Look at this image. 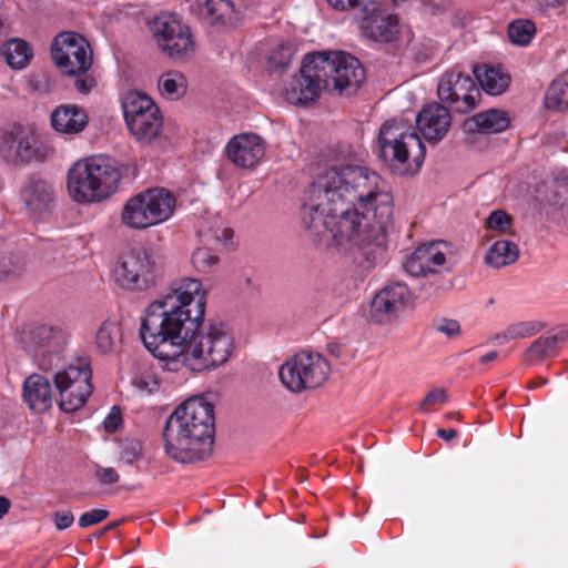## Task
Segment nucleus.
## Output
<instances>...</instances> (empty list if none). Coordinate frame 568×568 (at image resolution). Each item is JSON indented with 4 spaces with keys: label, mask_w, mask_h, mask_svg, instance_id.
<instances>
[{
    "label": "nucleus",
    "mask_w": 568,
    "mask_h": 568,
    "mask_svg": "<svg viewBox=\"0 0 568 568\" xmlns=\"http://www.w3.org/2000/svg\"><path fill=\"white\" fill-rule=\"evenodd\" d=\"M1 138L4 142V152L17 162L28 163L37 156V151L32 146L29 138L16 140L11 132L3 131Z\"/></svg>",
    "instance_id": "7c9ffc66"
},
{
    "label": "nucleus",
    "mask_w": 568,
    "mask_h": 568,
    "mask_svg": "<svg viewBox=\"0 0 568 568\" xmlns=\"http://www.w3.org/2000/svg\"><path fill=\"white\" fill-rule=\"evenodd\" d=\"M361 28L365 37L390 42L398 34V17L377 0H365L361 10Z\"/></svg>",
    "instance_id": "f3484780"
},
{
    "label": "nucleus",
    "mask_w": 568,
    "mask_h": 568,
    "mask_svg": "<svg viewBox=\"0 0 568 568\" xmlns=\"http://www.w3.org/2000/svg\"><path fill=\"white\" fill-rule=\"evenodd\" d=\"M358 0H327L328 4L336 9L344 11L348 8H354L357 4Z\"/></svg>",
    "instance_id": "603ef678"
},
{
    "label": "nucleus",
    "mask_w": 568,
    "mask_h": 568,
    "mask_svg": "<svg viewBox=\"0 0 568 568\" xmlns=\"http://www.w3.org/2000/svg\"><path fill=\"white\" fill-rule=\"evenodd\" d=\"M437 94L442 102L458 113L473 111L481 95L473 78L458 68L442 74L437 84Z\"/></svg>",
    "instance_id": "ddd939ff"
},
{
    "label": "nucleus",
    "mask_w": 568,
    "mask_h": 568,
    "mask_svg": "<svg viewBox=\"0 0 568 568\" xmlns=\"http://www.w3.org/2000/svg\"><path fill=\"white\" fill-rule=\"evenodd\" d=\"M132 384L140 393L148 395L154 394L160 389V378L151 368L138 372L132 379Z\"/></svg>",
    "instance_id": "ea45409f"
},
{
    "label": "nucleus",
    "mask_w": 568,
    "mask_h": 568,
    "mask_svg": "<svg viewBox=\"0 0 568 568\" xmlns=\"http://www.w3.org/2000/svg\"><path fill=\"white\" fill-rule=\"evenodd\" d=\"M163 272V265L155 252L135 246L119 255L113 267V278L120 288L140 293L155 287Z\"/></svg>",
    "instance_id": "423d86ee"
},
{
    "label": "nucleus",
    "mask_w": 568,
    "mask_h": 568,
    "mask_svg": "<svg viewBox=\"0 0 568 568\" xmlns=\"http://www.w3.org/2000/svg\"><path fill=\"white\" fill-rule=\"evenodd\" d=\"M122 341L121 326L116 321L105 320L95 334V346L101 353H111Z\"/></svg>",
    "instance_id": "72a5a7b5"
},
{
    "label": "nucleus",
    "mask_w": 568,
    "mask_h": 568,
    "mask_svg": "<svg viewBox=\"0 0 568 568\" xmlns=\"http://www.w3.org/2000/svg\"><path fill=\"white\" fill-rule=\"evenodd\" d=\"M199 235L203 239V243L205 244L215 242L216 244L229 246L233 237V231L219 220L214 226H211L207 230H200Z\"/></svg>",
    "instance_id": "58836bf2"
},
{
    "label": "nucleus",
    "mask_w": 568,
    "mask_h": 568,
    "mask_svg": "<svg viewBox=\"0 0 568 568\" xmlns=\"http://www.w3.org/2000/svg\"><path fill=\"white\" fill-rule=\"evenodd\" d=\"M143 456V446L141 440L135 438H125L120 443V462L126 465H134Z\"/></svg>",
    "instance_id": "79ce46f5"
},
{
    "label": "nucleus",
    "mask_w": 568,
    "mask_h": 568,
    "mask_svg": "<svg viewBox=\"0 0 568 568\" xmlns=\"http://www.w3.org/2000/svg\"><path fill=\"white\" fill-rule=\"evenodd\" d=\"M545 106L552 111L568 110V69L548 87L545 93Z\"/></svg>",
    "instance_id": "c85d7f7f"
},
{
    "label": "nucleus",
    "mask_w": 568,
    "mask_h": 568,
    "mask_svg": "<svg viewBox=\"0 0 568 568\" xmlns=\"http://www.w3.org/2000/svg\"><path fill=\"white\" fill-rule=\"evenodd\" d=\"M98 480L103 485H112L119 480V474L112 467H99L95 470Z\"/></svg>",
    "instance_id": "de8ad7c7"
},
{
    "label": "nucleus",
    "mask_w": 568,
    "mask_h": 568,
    "mask_svg": "<svg viewBox=\"0 0 568 568\" xmlns=\"http://www.w3.org/2000/svg\"><path fill=\"white\" fill-rule=\"evenodd\" d=\"M433 327L436 332L448 338H455L460 334V324L453 318L440 317L434 321Z\"/></svg>",
    "instance_id": "c03bdc74"
},
{
    "label": "nucleus",
    "mask_w": 568,
    "mask_h": 568,
    "mask_svg": "<svg viewBox=\"0 0 568 568\" xmlns=\"http://www.w3.org/2000/svg\"><path fill=\"white\" fill-rule=\"evenodd\" d=\"M229 160L242 169L255 168L265 155L263 140L255 133H243L232 138L226 144Z\"/></svg>",
    "instance_id": "6ab92c4d"
},
{
    "label": "nucleus",
    "mask_w": 568,
    "mask_h": 568,
    "mask_svg": "<svg viewBox=\"0 0 568 568\" xmlns=\"http://www.w3.org/2000/svg\"><path fill=\"white\" fill-rule=\"evenodd\" d=\"M51 54L57 67L70 75L85 73L92 65L91 47L79 33L62 32L57 36Z\"/></svg>",
    "instance_id": "4468645a"
},
{
    "label": "nucleus",
    "mask_w": 568,
    "mask_h": 568,
    "mask_svg": "<svg viewBox=\"0 0 568 568\" xmlns=\"http://www.w3.org/2000/svg\"><path fill=\"white\" fill-rule=\"evenodd\" d=\"M409 300L408 287L399 282L388 284L377 292L371 303V317L379 324L390 323L404 311Z\"/></svg>",
    "instance_id": "a211bd4d"
},
{
    "label": "nucleus",
    "mask_w": 568,
    "mask_h": 568,
    "mask_svg": "<svg viewBox=\"0 0 568 568\" xmlns=\"http://www.w3.org/2000/svg\"><path fill=\"white\" fill-rule=\"evenodd\" d=\"M10 501L8 498L0 496V519L8 513Z\"/></svg>",
    "instance_id": "4d7b16f0"
},
{
    "label": "nucleus",
    "mask_w": 568,
    "mask_h": 568,
    "mask_svg": "<svg viewBox=\"0 0 568 568\" xmlns=\"http://www.w3.org/2000/svg\"><path fill=\"white\" fill-rule=\"evenodd\" d=\"M535 32L536 27L534 22L527 19L515 20L508 27L510 42L521 47L530 43Z\"/></svg>",
    "instance_id": "e433bc0d"
},
{
    "label": "nucleus",
    "mask_w": 568,
    "mask_h": 568,
    "mask_svg": "<svg viewBox=\"0 0 568 568\" xmlns=\"http://www.w3.org/2000/svg\"><path fill=\"white\" fill-rule=\"evenodd\" d=\"M1 54L12 69H23L32 58V50L26 41L11 39L2 45Z\"/></svg>",
    "instance_id": "2f4dec72"
},
{
    "label": "nucleus",
    "mask_w": 568,
    "mask_h": 568,
    "mask_svg": "<svg viewBox=\"0 0 568 568\" xmlns=\"http://www.w3.org/2000/svg\"><path fill=\"white\" fill-rule=\"evenodd\" d=\"M437 435H438V437L448 442L457 436V432L453 428H447V429L439 428L437 430Z\"/></svg>",
    "instance_id": "5fc2aeb1"
},
{
    "label": "nucleus",
    "mask_w": 568,
    "mask_h": 568,
    "mask_svg": "<svg viewBox=\"0 0 568 568\" xmlns=\"http://www.w3.org/2000/svg\"><path fill=\"white\" fill-rule=\"evenodd\" d=\"M122 108L125 122H131L148 113H156L160 111L154 101L145 93L140 91H129L122 101Z\"/></svg>",
    "instance_id": "cd10ccee"
},
{
    "label": "nucleus",
    "mask_w": 568,
    "mask_h": 568,
    "mask_svg": "<svg viewBox=\"0 0 568 568\" xmlns=\"http://www.w3.org/2000/svg\"><path fill=\"white\" fill-rule=\"evenodd\" d=\"M51 123L53 129L60 133L75 134L85 128L88 116L77 105H60L52 112Z\"/></svg>",
    "instance_id": "a878e982"
},
{
    "label": "nucleus",
    "mask_w": 568,
    "mask_h": 568,
    "mask_svg": "<svg viewBox=\"0 0 568 568\" xmlns=\"http://www.w3.org/2000/svg\"><path fill=\"white\" fill-rule=\"evenodd\" d=\"M329 374V364L320 353L300 352L285 361L278 371L282 384L294 393L322 385Z\"/></svg>",
    "instance_id": "9d476101"
},
{
    "label": "nucleus",
    "mask_w": 568,
    "mask_h": 568,
    "mask_svg": "<svg viewBox=\"0 0 568 568\" xmlns=\"http://www.w3.org/2000/svg\"><path fill=\"white\" fill-rule=\"evenodd\" d=\"M323 79L313 53L306 54L300 73L284 84L282 94L291 104L306 105L318 99L321 91L325 89Z\"/></svg>",
    "instance_id": "2eb2a0df"
},
{
    "label": "nucleus",
    "mask_w": 568,
    "mask_h": 568,
    "mask_svg": "<svg viewBox=\"0 0 568 568\" xmlns=\"http://www.w3.org/2000/svg\"><path fill=\"white\" fill-rule=\"evenodd\" d=\"M416 123L423 136L427 141L436 143L448 133L452 116L446 106L433 102L417 113Z\"/></svg>",
    "instance_id": "aec40b11"
},
{
    "label": "nucleus",
    "mask_w": 568,
    "mask_h": 568,
    "mask_svg": "<svg viewBox=\"0 0 568 568\" xmlns=\"http://www.w3.org/2000/svg\"><path fill=\"white\" fill-rule=\"evenodd\" d=\"M486 225L493 231L505 233L510 229L511 219L505 211L496 210L489 214Z\"/></svg>",
    "instance_id": "37998d69"
},
{
    "label": "nucleus",
    "mask_w": 568,
    "mask_h": 568,
    "mask_svg": "<svg viewBox=\"0 0 568 568\" xmlns=\"http://www.w3.org/2000/svg\"><path fill=\"white\" fill-rule=\"evenodd\" d=\"M109 516V511L105 509H92L82 514L79 518V526L87 528L95 524L101 523Z\"/></svg>",
    "instance_id": "49530a36"
},
{
    "label": "nucleus",
    "mask_w": 568,
    "mask_h": 568,
    "mask_svg": "<svg viewBox=\"0 0 568 568\" xmlns=\"http://www.w3.org/2000/svg\"><path fill=\"white\" fill-rule=\"evenodd\" d=\"M91 377L92 372L85 359H77L54 375L62 410L71 413L85 404L92 393Z\"/></svg>",
    "instance_id": "f8f14e48"
},
{
    "label": "nucleus",
    "mask_w": 568,
    "mask_h": 568,
    "mask_svg": "<svg viewBox=\"0 0 568 568\" xmlns=\"http://www.w3.org/2000/svg\"><path fill=\"white\" fill-rule=\"evenodd\" d=\"M379 156L399 175L417 173L425 159V146L408 121L393 119L379 129Z\"/></svg>",
    "instance_id": "39448f33"
},
{
    "label": "nucleus",
    "mask_w": 568,
    "mask_h": 568,
    "mask_svg": "<svg viewBox=\"0 0 568 568\" xmlns=\"http://www.w3.org/2000/svg\"><path fill=\"white\" fill-rule=\"evenodd\" d=\"M556 181L564 186L568 187V169H564L556 175Z\"/></svg>",
    "instance_id": "6e6d98bb"
},
{
    "label": "nucleus",
    "mask_w": 568,
    "mask_h": 568,
    "mask_svg": "<svg viewBox=\"0 0 568 568\" xmlns=\"http://www.w3.org/2000/svg\"><path fill=\"white\" fill-rule=\"evenodd\" d=\"M121 423H122V416H121L120 409L116 407H112L109 415L104 418V422H103L104 428L108 432L113 433L121 426Z\"/></svg>",
    "instance_id": "8fccbe9b"
},
{
    "label": "nucleus",
    "mask_w": 568,
    "mask_h": 568,
    "mask_svg": "<svg viewBox=\"0 0 568 568\" xmlns=\"http://www.w3.org/2000/svg\"><path fill=\"white\" fill-rule=\"evenodd\" d=\"M473 122L479 132L490 134L505 131L510 121L505 111L490 109L474 115Z\"/></svg>",
    "instance_id": "473e14b6"
},
{
    "label": "nucleus",
    "mask_w": 568,
    "mask_h": 568,
    "mask_svg": "<svg viewBox=\"0 0 568 568\" xmlns=\"http://www.w3.org/2000/svg\"><path fill=\"white\" fill-rule=\"evenodd\" d=\"M176 199L163 187L145 190L128 200L122 210V222L135 230H144L166 222L174 213Z\"/></svg>",
    "instance_id": "0eeeda50"
},
{
    "label": "nucleus",
    "mask_w": 568,
    "mask_h": 568,
    "mask_svg": "<svg viewBox=\"0 0 568 568\" xmlns=\"http://www.w3.org/2000/svg\"><path fill=\"white\" fill-rule=\"evenodd\" d=\"M542 329L539 322L527 321L508 325L504 331L495 334L494 342L498 345L506 344L514 339L526 338L532 336Z\"/></svg>",
    "instance_id": "f704fd0d"
},
{
    "label": "nucleus",
    "mask_w": 568,
    "mask_h": 568,
    "mask_svg": "<svg viewBox=\"0 0 568 568\" xmlns=\"http://www.w3.org/2000/svg\"><path fill=\"white\" fill-rule=\"evenodd\" d=\"M214 433V405L203 396L190 397L168 417L162 432L163 447L176 462L202 460L212 453Z\"/></svg>",
    "instance_id": "7ed1b4c3"
},
{
    "label": "nucleus",
    "mask_w": 568,
    "mask_h": 568,
    "mask_svg": "<svg viewBox=\"0 0 568 568\" xmlns=\"http://www.w3.org/2000/svg\"><path fill=\"white\" fill-rule=\"evenodd\" d=\"M207 292L194 277L171 282L168 291L146 307L140 336L161 361L180 362L195 373L224 365L234 349V334L222 321L205 322Z\"/></svg>",
    "instance_id": "f03ea898"
},
{
    "label": "nucleus",
    "mask_w": 568,
    "mask_h": 568,
    "mask_svg": "<svg viewBox=\"0 0 568 568\" xmlns=\"http://www.w3.org/2000/svg\"><path fill=\"white\" fill-rule=\"evenodd\" d=\"M53 521L58 530H63L73 524L74 516L70 510L55 511L53 515Z\"/></svg>",
    "instance_id": "09e8293b"
},
{
    "label": "nucleus",
    "mask_w": 568,
    "mask_h": 568,
    "mask_svg": "<svg viewBox=\"0 0 568 568\" xmlns=\"http://www.w3.org/2000/svg\"><path fill=\"white\" fill-rule=\"evenodd\" d=\"M379 3H383V8L385 9H388L389 10V7L390 4H394V6H399L402 4L403 2H405L406 0H377Z\"/></svg>",
    "instance_id": "bf43d9fd"
},
{
    "label": "nucleus",
    "mask_w": 568,
    "mask_h": 568,
    "mask_svg": "<svg viewBox=\"0 0 568 568\" xmlns=\"http://www.w3.org/2000/svg\"><path fill=\"white\" fill-rule=\"evenodd\" d=\"M536 2L541 10H548L562 6L566 0H536Z\"/></svg>",
    "instance_id": "864d4df0"
},
{
    "label": "nucleus",
    "mask_w": 568,
    "mask_h": 568,
    "mask_svg": "<svg viewBox=\"0 0 568 568\" xmlns=\"http://www.w3.org/2000/svg\"><path fill=\"white\" fill-rule=\"evenodd\" d=\"M450 245L444 241L424 243L416 247L404 262L405 271L414 277H426L448 270Z\"/></svg>",
    "instance_id": "dca6fc26"
},
{
    "label": "nucleus",
    "mask_w": 568,
    "mask_h": 568,
    "mask_svg": "<svg viewBox=\"0 0 568 568\" xmlns=\"http://www.w3.org/2000/svg\"><path fill=\"white\" fill-rule=\"evenodd\" d=\"M203 20L216 28L233 27L239 18L232 0H195Z\"/></svg>",
    "instance_id": "4be33fe9"
},
{
    "label": "nucleus",
    "mask_w": 568,
    "mask_h": 568,
    "mask_svg": "<svg viewBox=\"0 0 568 568\" xmlns=\"http://www.w3.org/2000/svg\"><path fill=\"white\" fill-rule=\"evenodd\" d=\"M294 53L295 50L291 43L286 42L278 44L272 50L268 57L270 69L276 71L277 69L287 67L291 63Z\"/></svg>",
    "instance_id": "a19ab883"
},
{
    "label": "nucleus",
    "mask_w": 568,
    "mask_h": 568,
    "mask_svg": "<svg viewBox=\"0 0 568 568\" xmlns=\"http://www.w3.org/2000/svg\"><path fill=\"white\" fill-rule=\"evenodd\" d=\"M498 357V353L496 351H491L485 355H483L480 358H479V362L481 364H487L489 362H493L495 361L496 358Z\"/></svg>",
    "instance_id": "13d9d810"
},
{
    "label": "nucleus",
    "mask_w": 568,
    "mask_h": 568,
    "mask_svg": "<svg viewBox=\"0 0 568 568\" xmlns=\"http://www.w3.org/2000/svg\"><path fill=\"white\" fill-rule=\"evenodd\" d=\"M152 33L159 49L174 61H184L195 52L190 28L176 14L162 13L156 17Z\"/></svg>",
    "instance_id": "9b49d317"
},
{
    "label": "nucleus",
    "mask_w": 568,
    "mask_h": 568,
    "mask_svg": "<svg viewBox=\"0 0 568 568\" xmlns=\"http://www.w3.org/2000/svg\"><path fill=\"white\" fill-rule=\"evenodd\" d=\"M220 257L216 252L207 246L197 247L192 254V265L200 273H211L219 265Z\"/></svg>",
    "instance_id": "4c0bfd02"
},
{
    "label": "nucleus",
    "mask_w": 568,
    "mask_h": 568,
    "mask_svg": "<svg viewBox=\"0 0 568 568\" xmlns=\"http://www.w3.org/2000/svg\"><path fill=\"white\" fill-rule=\"evenodd\" d=\"M447 400L446 392L442 388L430 390L420 404L423 412L434 410L437 406L445 404Z\"/></svg>",
    "instance_id": "a18cd8bd"
},
{
    "label": "nucleus",
    "mask_w": 568,
    "mask_h": 568,
    "mask_svg": "<svg viewBox=\"0 0 568 568\" xmlns=\"http://www.w3.org/2000/svg\"><path fill=\"white\" fill-rule=\"evenodd\" d=\"M23 399L36 413H44L52 405V388L48 378L32 374L23 383Z\"/></svg>",
    "instance_id": "5701e85b"
},
{
    "label": "nucleus",
    "mask_w": 568,
    "mask_h": 568,
    "mask_svg": "<svg viewBox=\"0 0 568 568\" xmlns=\"http://www.w3.org/2000/svg\"><path fill=\"white\" fill-rule=\"evenodd\" d=\"M313 55L325 89L351 94L363 83L365 71L355 57L343 51L314 52Z\"/></svg>",
    "instance_id": "1a4fd4ad"
},
{
    "label": "nucleus",
    "mask_w": 568,
    "mask_h": 568,
    "mask_svg": "<svg viewBox=\"0 0 568 568\" xmlns=\"http://www.w3.org/2000/svg\"><path fill=\"white\" fill-rule=\"evenodd\" d=\"M568 339V327L562 326L548 332L534 341L525 352V361L531 365L555 357Z\"/></svg>",
    "instance_id": "412c9836"
},
{
    "label": "nucleus",
    "mask_w": 568,
    "mask_h": 568,
    "mask_svg": "<svg viewBox=\"0 0 568 568\" xmlns=\"http://www.w3.org/2000/svg\"><path fill=\"white\" fill-rule=\"evenodd\" d=\"M126 125L136 141L150 144L161 134L163 121L160 111L156 113L146 112V116L138 118L128 122Z\"/></svg>",
    "instance_id": "bb28decb"
},
{
    "label": "nucleus",
    "mask_w": 568,
    "mask_h": 568,
    "mask_svg": "<svg viewBox=\"0 0 568 568\" xmlns=\"http://www.w3.org/2000/svg\"><path fill=\"white\" fill-rule=\"evenodd\" d=\"M121 176L114 159L101 154L87 156L70 166L67 175L68 193L79 204H98L115 193Z\"/></svg>",
    "instance_id": "20e7f679"
},
{
    "label": "nucleus",
    "mask_w": 568,
    "mask_h": 568,
    "mask_svg": "<svg viewBox=\"0 0 568 568\" xmlns=\"http://www.w3.org/2000/svg\"><path fill=\"white\" fill-rule=\"evenodd\" d=\"M518 257V246L514 242L501 240L488 248L485 261L489 266L498 268L515 263Z\"/></svg>",
    "instance_id": "c756f323"
},
{
    "label": "nucleus",
    "mask_w": 568,
    "mask_h": 568,
    "mask_svg": "<svg viewBox=\"0 0 568 568\" xmlns=\"http://www.w3.org/2000/svg\"><path fill=\"white\" fill-rule=\"evenodd\" d=\"M53 196V189L43 180L29 179L20 190V199L26 207L36 214L48 210Z\"/></svg>",
    "instance_id": "b1692460"
},
{
    "label": "nucleus",
    "mask_w": 568,
    "mask_h": 568,
    "mask_svg": "<svg viewBox=\"0 0 568 568\" xmlns=\"http://www.w3.org/2000/svg\"><path fill=\"white\" fill-rule=\"evenodd\" d=\"M158 87L162 95L170 99H178L185 94L187 82L180 71L170 70L161 74Z\"/></svg>",
    "instance_id": "c9c22d12"
},
{
    "label": "nucleus",
    "mask_w": 568,
    "mask_h": 568,
    "mask_svg": "<svg viewBox=\"0 0 568 568\" xmlns=\"http://www.w3.org/2000/svg\"><path fill=\"white\" fill-rule=\"evenodd\" d=\"M473 72L481 89L489 95L504 93L510 84L509 73L500 65H476Z\"/></svg>",
    "instance_id": "393cba45"
},
{
    "label": "nucleus",
    "mask_w": 568,
    "mask_h": 568,
    "mask_svg": "<svg viewBox=\"0 0 568 568\" xmlns=\"http://www.w3.org/2000/svg\"><path fill=\"white\" fill-rule=\"evenodd\" d=\"M393 195L379 174L336 160L305 191L301 219L315 241L366 267L382 256Z\"/></svg>",
    "instance_id": "f257e3e1"
},
{
    "label": "nucleus",
    "mask_w": 568,
    "mask_h": 568,
    "mask_svg": "<svg viewBox=\"0 0 568 568\" xmlns=\"http://www.w3.org/2000/svg\"><path fill=\"white\" fill-rule=\"evenodd\" d=\"M116 526H118V523H116V521H115V523H112V524H110L108 527H105V528H104V531L110 530V529H112V528H114V527H116Z\"/></svg>",
    "instance_id": "052dcab7"
},
{
    "label": "nucleus",
    "mask_w": 568,
    "mask_h": 568,
    "mask_svg": "<svg viewBox=\"0 0 568 568\" xmlns=\"http://www.w3.org/2000/svg\"><path fill=\"white\" fill-rule=\"evenodd\" d=\"M94 85L95 81L91 77L79 78L75 81V88L82 94H88Z\"/></svg>",
    "instance_id": "3c124183"
},
{
    "label": "nucleus",
    "mask_w": 568,
    "mask_h": 568,
    "mask_svg": "<svg viewBox=\"0 0 568 568\" xmlns=\"http://www.w3.org/2000/svg\"><path fill=\"white\" fill-rule=\"evenodd\" d=\"M18 341L42 369H51L67 348L69 334L58 324L33 323L22 327Z\"/></svg>",
    "instance_id": "6e6552de"
}]
</instances>
